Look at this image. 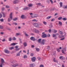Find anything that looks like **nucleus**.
<instances>
[{"label":"nucleus","instance_id":"1","mask_svg":"<svg viewBox=\"0 0 67 67\" xmlns=\"http://www.w3.org/2000/svg\"><path fill=\"white\" fill-rule=\"evenodd\" d=\"M45 33V32H43L42 33V34H43L42 36V38H45L46 37H47V35L46 34H44Z\"/></svg>","mask_w":67,"mask_h":67},{"label":"nucleus","instance_id":"2","mask_svg":"<svg viewBox=\"0 0 67 67\" xmlns=\"http://www.w3.org/2000/svg\"><path fill=\"white\" fill-rule=\"evenodd\" d=\"M21 18L22 19H26V17L25 16L23 15L21 16Z\"/></svg>","mask_w":67,"mask_h":67},{"label":"nucleus","instance_id":"3","mask_svg":"<svg viewBox=\"0 0 67 67\" xmlns=\"http://www.w3.org/2000/svg\"><path fill=\"white\" fill-rule=\"evenodd\" d=\"M34 25L36 27H39V26H40V25L38 24L37 23H34Z\"/></svg>","mask_w":67,"mask_h":67},{"label":"nucleus","instance_id":"4","mask_svg":"<svg viewBox=\"0 0 67 67\" xmlns=\"http://www.w3.org/2000/svg\"><path fill=\"white\" fill-rule=\"evenodd\" d=\"M19 2V1L18 0H15L13 2V4H16L18 3Z\"/></svg>","mask_w":67,"mask_h":67},{"label":"nucleus","instance_id":"5","mask_svg":"<svg viewBox=\"0 0 67 67\" xmlns=\"http://www.w3.org/2000/svg\"><path fill=\"white\" fill-rule=\"evenodd\" d=\"M4 52L5 53H7V54H9L10 53V52L7 49H5L4 50Z\"/></svg>","mask_w":67,"mask_h":67},{"label":"nucleus","instance_id":"6","mask_svg":"<svg viewBox=\"0 0 67 67\" xmlns=\"http://www.w3.org/2000/svg\"><path fill=\"white\" fill-rule=\"evenodd\" d=\"M36 58L35 57H34L31 59V60L33 62H34L35 61Z\"/></svg>","mask_w":67,"mask_h":67},{"label":"nucleus","instance_id":"7","mask_svg":"<svg viewBox=\"0 0 67 67\" xmlns=\"http://www.w3.org/2000/svg\"><path fill=\"white\" fill-rule=\"evenodd\" d=\"M45 41V40H42V41L41 42V44H42V45H44Z\"/></svg>","mask_w":67,"mask_h":67},{"label":"nucleus","instance_id":"8","mask_svg":"<svg viewBox=\"0 0 67 67\" xmlns=\"http://www.w3.org/2000/svg\"><path fill=\"white\" fill-rule=\"evenodd\" d=\"M9 18L11 19V20H12V13L11 12L9 15Z\"/></svg>","mask_w":67,"mask_h":67},{"label":"nucleus","instance_id":"9","mask_svg":"<svg viewBox=\"0 0 67 67\" xmlns=\"http://www.w3.org/2000/svg\"><path fill=\"white\" fill-rule=\"evenodd\" d=\"M23 45L24 47H26L27 46V43L26 42H24L23 43Z\"/></svg>","mask_w":67,"mask_h":67},{"label":"nucleus","instance_id":"10","mask_svg":"<svg viewBox=\"0 0 67 67\" xmlns=\"http://www.w3.org/2000/svg\"><path fill=\"white\" fill-rule=\"evenodd\" d=\"M30 67H33L35 66V64H30Z\"/></svg>","mask_w":67,"mask_h":67},{"label":"nucleus","instance_id":"11","mask_svg":"<svg viewBox=\"0 0 67 67\" xmlns=\"http://www.w3.org/2000/svg\"><path fill=\"white\" fill-rule=\"evenodd\" d=\"M19 66V64H14L13 65V67H15L17 66Z\"/></svg>","mask_w":67,"mask_h":67},{"label":"nucleus","instance_id":"12","mask_svg":"<svg viewBox=\"0 0 67 67\" xmlns=\"http://www.w3.org/2000/svg\"><path fill=\"white\" fill-rule=\"evenodd\" d=\"M30 40H32V41H35V38H34V37H32L30 38Z\"/></svg>","mask_w":67,"mask_h":67},{"label":"nucleus","instance_id":"13","mask_svg":"<svg viewBox=\"0 0 67 67\" xmlns=\"http://www.w3.org/2000/svg\"><path fill=\"white\" fill-rule=\"evenodd\" d=\"M28 6L29 7H32L33 6V4H32L31 3H30V4H29L28 5Z\"/></svg>","mask_w":67,"mask_h":67},{"label":"nucleus","instance_id":"14","mask_svg":"<svg viewBox=\"0 0 67 67\" xmlns=\"http://www.w3.org/2000/svg\"><path fill=\"white\" fill-rule=\"evenodd\" d=\"M1 63L2 64H3L4 63V60L3 58H2L1 59Z\"/></svg>","mask_w":67,"mask_h":67},{"label":"nucleus","instance_id":"15","mask_svg":"<svg viewBox=\"0 0 67 67\" xmlns=\"http://www.w3.org/2000/svg\"><path fill=\"white\" fill-rule=\"evenodd\" d=\"M53 26V25H52V23H51L49 25V28L50 29H51L52 27Z\"/></svg>","mask_w":67,"mask_h":67},{"label":"nucleus","instance_id":"16","mask_svg":"<svg viewBox=\"0 0 67 67\" xmlns=\"http://www.w3.org/2000/svg\"><path fill=\"white\" fill-rule=\"evenodd\" d=\"M34 30L35 31V32L36 33H39L40 32H39V31H38V30L35 29Z\"/></svg>","mask_w":67,"mask_h":67},{"label":"nucleus","instance_id":"17","mask_svg":"<svg viewBox=\"0 0 67 67\" xmlns=\"http://www.w3.org/2000/svg\"><path fill=\"white\" fill-rule=\"evenodd\" d=\"M23 32L24 34L26 36H28L29 35L26 34V33L25 31H23Z\"/></svg>","mask_w":67,"mask_h":67},{"label":"nucleus","instance_id":"18","mask_svg":"<svg viewBox=\"0 0 67 67\" xmlns=\"http://www.w3.org/2000/svg\"><path fill=\"white\" fill-rule=\"evenodd\" d=\"M59 59H65V57L63 56H61L59 57Z\"/></svg>","mask_w":67,"mask_h":67},{"label":"nucleus","instance_id":"19","mask_svg":"<svg viewBox=\"0 0 67 67\" xmlns=\"http://www.w3.org/2000/svg\"><path fill=\"white\" fill-rule=\"evenodd\" d=\"M53 60L54 62H55L56 63H58V61L57 60H55V58H54Z\"/></svg>","mask_w":67,"mask_h":67},{"label":"nucleus","instance_id":"20","mask_svg":"<svg viewBox=\"0 0 67 67\" xmlns=\"http://www.w3.org/2000/svg\"><path fill=\"white\" fill-rule=\"evenodd\" d=\"M21 34L20 33H17L16 34V35H15V36H19V35H20Z\"/></svg>","mask_w":67,"mask_h":67},{"label":"nucleus","instance_id":"21","mask_svg":"<svg viewBox=\"0 0 67 67\" xmlns=\"http://www.w3.org/2000/svg\"><path fill=\"white\" fill-rule=\"evenodd\" d=\"M41 40H42L41 39H39L38 40V42L39 43H41Z\"/></svg>","mask_w":67,"mask_h":67},{"label":"nucleus","instance_id":"22","mask_svg":"<svg viewBox=\"0 0 67 67\" xmlns=\"http://www.w3.org/2000/svg\"><path fill=\"white\" fill-rule=\"evenodd\" d=\"M34 18H37V17H38V15L35 14H34Z\"/></svg>","mask_w":67,"mask_h":67},{"label":"nucleus","instance_id":"23","mask_svg":"<svg viewBox=\"0 0 67 67\" xmlns=\"http://www.w3.org/2000/svg\"><path fill=\"white\" fill-rule=\"evenodd\" d=\"M51 17V16H48L46 18V19H47V20H49V19Z\"/></svg>","mask_w":67,"mask_h":67},{"label":"nucleus","instance_id":"24","mask_svg":"<svg viewBox=\"0 0 67 67\" xmlns=\"http://www.w3.org/2000/svg\"><path fill=\"white\" fill-rule=\"evenodd\" d=\"M60 7H62L63 6V3L62 2H61L60 3Z\"/></svg>","mask_w":67,"mask_h":67},{"label":"nucleus","instance_id":"25","mask_svg":"<svg viewBox=\"0 0 67 67\" xmlns=\"http://www.w3.org/2000/svg\"><path fill=\"white\" fill-rule=\"evenodd\" d=\"M2 14H3V18H5V14H4V13L2 12Z\"/></svg>","mask_w":67,"mask_h":67},{"label":"nucleus","instance_id":"26","mask_svg":"<svg viewBox=\"0 0 67 67\" xmlns=\"http://www.w3.org/2000/svg\"><path fill=\"white\" fill-rule=\"evenodd\" d=\"M12 19H11L10 18H9L8 19V21L9 22H10V21L12 20Z\"/></svg>","mask_w":67,"mask_h":67},{"label":"nucleus","instance_id":"27","mask_svg":"<svg viewBox=\"0 0 67 67\" xmlns=\"http://www.w3.org/2000/svg\"><path fill=\"white\" fill-rule=\"evenodd\" d=\"M35 48L37 52H39V51H40V49L38 48Z\"/></svg>","mask_w":67,"mask_h":67},{"label":"nucleus","instance_id":"28","mask_svg":"<svg viewBox=\"0 0 67 67\" xmlns=\"http://www.w3.org/2000/svg\"><path fill=\"white\" fill-rule=\"evenodd\" d=\"M52 36L53 37H57V36H56V35L54 34H53Z\"/></svg>","mask_w":67,"mask_h":67},{"label":"nucleus","instance_id":"29","mask_svg":"<svg viewBox=\"0 0 67 67\" xmlns=\"http://www.w3.org/2000/svg\"><path fill=\"white\" fill-rule=\"evenodd\" d=\"M10 63H12L13 64H14V60H12V61H10Z\"/></svg>","mask_w":67,"mask_h":67},{"label":"nucleus","instance_id":"30","mask_svg":"<svg viewBox=\"0 0 67 67\" xmlns=\"http://www.w3.org/2000/svg\"><path fill=\"white\" fill-rule=\"evenodd\" d=\"M59 33H60V34H61V35H63V32L59 31Z\"/></svg>","mask_w":67,"mask_h":67},{"label":"nucleus","instance_id":"31","mask_svg":"<svg viewBox=\"0 0 67 67\" xmlns=\"http://www.w3.org/2000/svg\"><path fill=\"white\" fill-rule=\"evenodd\" d=\"M62 20H63V21H66V20H67V19L65 18H63V19H62Z\"/></svg>","mask_w":67,"mask_h":67},{"label":"nucleus","instance_id":"32","mask_svg":"<svg viewBox=\"0 0 67 67\" xmlns=\"http://www.w3.org/2000/svg\"><path fill=\"white\" fill-rule=\"evenodd\" d=\"M12 40H13V41H15L16 40V38L15 37H13L12 38Z\"/></svg>","mask_w":67,"mask_h":67},{"label":"nucleus","instance_id":"33","mask_svg":"<svg viewBox=\"0 0 67 67\" xmlns=\"http://www.w3.org/2000/svg\"><path fill=\"white\" fill-rule=\"evenodd\" d=\"M62 17H60L58 18V20H62Z\"/></svg>","mask_w":67,"mask_h":67},{"label":"nucleus","instance_id":"34","mask_svg":"<svg viewBox=\"0 0 67 67\" xmlns=\"http://www.w3.org/2000/svg\"><path fill=\"white\" fill-rule=\"evenodd\" d=\"M13 48H14L13 47H12L9 48V49H10V50H12V49H13Z\"/></svg>","mask_w":67,"mask_h":67},{"label":"nucleus","instance_id":"35","mask_svg":"<svg viewBox=\"0 0 67 67\" xmlns=\"http://www.w3.org/2000/svg\"><path fill=\"white\" fill-rule=\"evenodd\" d=\"M61 52H62V53H63V54H66V53H65L64 52V50H62L61 51Z\"/></svg>","mask_w":67,"mask_h":67},{"label":"nucleus","instance_id":"36","mask_svg":"<svg viewBox=\"0 0 67 67\" xmlns=\"http://www.w3.org/2000/svg\"><path fill=\"white\" fill-rule=\"evenodd\" d=\"M64 36H60L59 35V37L60 38H63V37H64Z\"/></svg>","mask_w":67,"mask_h":67},{"label":"nucleus","instance_id":"37","mask_svg":"<svg viewBox=\"0 0 67 67\" xmlns=\"http://www.w3.org/2000/svg\"><path fill=\"white\" fill-rule=\"evenodd\" d=\"M20 55V53H18L16 54V56H19Z\"/></svg>","mask_w":67,"mask_h":67},{"label":"nucleus","instance_id":"38","mask_svg":"<svg viewBox=\"0 0 67 67\" xmlns=\"http://www.w3.org/2000/svg\"><path fill=\"white\" fill-rule=\"evenodd\" d=\"M43 24L44 25H46V24H47V23H46V22L45 21H43Z\"/></svg>","mask_w":67,"mask_h":67},{"label":"nucleus","instance_id":"39","mask_svg":"<svg viewBox=\"0 0 67 67\" xmlns=\"http://www.w3.org/2000/svg\"><path fill=\"white\" fill-rule=\"evenodd\" d=\"M23 58H27V56L26 55H24Z\"/></svg>","mask_w":67,"mask_h":67},{"label":"nucleus","instance_id":"40","mask_svg":"<svg viewBox=\"0 0 67 67\" xmlns=\"http://www.w3.org/2000/svg\"><path fill=\"white\" fill-rule=\"evenodd\" d=\"M50 2H51V4H53V1L52 0H49Z\"/></svg>","mask_w":67,"mask_h":67},{"label":"nucleus","instance_id":"41","mask_svg":"<svg viewBox=\"0 0 67 67\" xmlns=\"http://www.w3.org/2000/svg\"><path fill=\"white\" fill-rule=\"evenodd\" d=\"M59 24H60L61 25H62V23L61 22L59 21Z\"/></svg>","mask_w":67,"mask_h":67},{"label":"nucleus","instance_id":"42","mask_svg":"<svg viewBox=\"0 0 67 67\" xmlns=\"http://www.w3.org/2000/svg\"><path fill=\"white\" fill-rule=\"evenodd\" d=\"M64 9H67V5L63 7Z\"/></svg>","mask_w":67,"mask_h":67},{"label":"nucleus","instance_id":"43","mask_svg":"<svg viewBox=\"0 0 67 67\" xmlns=\"http://www.w3.org/2000/svg\"><path fill=\"white\" fill-rule=\"evenodd\" d=\"M17 18H15L13 19V21H16L17 20Z\"/></svg>","mask_w":67,"mask_h":67},{"label":"nucleus","instance_id":"44","mask_svg":"<svg viewBox=\"0 0 67 67\" xmlns=\"http://www.w3.org/2000/svg\"><path fill=\"white\" fill-rule=\"evenodd\" d=\"M26 9L27 10H30V7H26Z\"/></svg>","mask_w":67,"mask_h":67},{"label":"nucleus","instance_id":"45","mask_svg":"<svg viewBox=\"0 0 67 67\" xmlns=\"http://www.w3.org/2000/svg\"><path fill=\"white\" fill-rule=\"evenodd\" d=\"M16 44L15 43H11V45H16Z\"/></svg>","mask_w":67,"mask_h":67},{"label":"nucleus","instance_id":"46","mask_svg":"<svg viewBox=\"0 0 67 67\" xmlns=\"http://www.w3.org/2000/svg\"><path fill=\"white\" fill-rule=\"evenodd\" d=\"M9 41H11L12 40V38L11 37H10L9 39Z\"/></svg>","mask_w":67,"mask_h":67},{"label":"nucleus","instance_id":"47","mask_svg":"<svg viewBox=\"0 0 67 67\" xmlns=\"http://www.w3.org/2000/svg\"><path fill=\"white\" fill-rule=\"evenodd\" d=\"M36 4L37 5H39V6H40V7L41 6V3H38L37 4Z\"/></svg>","mask_w":67,"mask_h":67},{"label":"nucleus","instance_id":"48","mask_svg":"<svg viewBox=\"0 0 67 67\" xmlns=\"http://www.w3.org/2000/svg\"><path fill=\"white\" fill-rule=\"evenodd\" d=\"M0 29H3V26H0Z\"/></svg>","mask_w":67,"mask_h":67},{"label":"nucleus","instance_id":"49","mask_svg":"<svg viewBox=\"0 0 67 67\" xmlns=\"http://www.w3.org/2000/svg\"><path fill=\"white\" fill-rule=\"evenodd\" d=\"M19 40L20 41V43H21V44L22 43V41H21V39L20 38H19Z\"/></svg>","mask_w":67,"mask_h":67},{"label":"nucleus","instance_id":"50","mask_svg":"<svg viewBox=\"0 0 67 67\" xmlns=\"http://www.w3.org/2000/svg\"><path fill=\"white\" fill-rule=\"evenodd\" d=\"M50 36H51V35L49 34H48L47 35V37H49Z\"/></svg>","mask_w":67,"mask_h":67},{"label":"nucleus","instance_id":"51","mask_svg":"<svg viewBox=\"0 0 67 67\" xmlns=\"http://www.w3.org/2000/svg\"><path fill=\"white\" fill-rule=\"evenodd\" d=\"M5 8H10V7L9 6L6 5L5 6Z\"/></svg>","mask_w":67,"mask_h":67},{"label":"nucleus","instance_id":"52","mask_svg":"<svg viewBox=\"0 0 67 67\" xmlns=\"http://www.w3.org/2000/svg\"><path fill=\"white\" fill-rule=\"evenodd\" d=\"M65 39V38L64 37L63 38H62L60 39V41H63V40H64Z\"/></svg>","mask_w":67,"mask_h":67},{"label":"nucleus","instance_id":"53","mask_svg":"<svg viewBox=\"0 0 67 67\" xmlns=\"http://www.w3.org/2000/svg\"><path fill=\"white\" fill-rule=\"evenodd\" d=\"M38 59V60H40V59H41V58L40 57H38L37 58Z\"/></svg>","mask_w":67,"mask_h":67},{"label":"nucleus","instance_id":"54","mask_svg":"<svg viewBox=\"0 0 67 67\" xmlns=\"http://www.w3.org/2000/svg\"><path fill=\"white\" fill-rule=\"evenodd\" d=\"M3 63H0V67H2L3 66H2V65H3Z\"/></svg>","mask_w":67,"mask_h":67},{"label":"nucleus","instance_id":"55","mask_svg":"<svg viewBox=\"0 0 67 67\" xmlns=\"http://www.w3.org/2000/svg\"><path fill=\"white\" fill-rule=\"evenodd\" d=\"M5 9V8H4V7H3L2 8L1 10H2V11H3V10H4Z\"/></svg>","mask_w":67,"mask_h":67},{"label":"nucleus","instance_id":"56","mask_svg":"<svg viewBox=\"0 0 67 67\" xmlns=\"http://www.w3.org/2000/svg\"><path fill=\"white\" fill-rule=\"evenodd\" d=\"M2 42H5V39L4 38L2 40Z\"/></svg>","mask_w":67,"mask_h":67},{"label":"nucleus","instance_id":"57","mask_svg":"<svg viewBox=\"0 0 67 67\" xmlns=\"http://www.w3.org/2000/svg\"><path fill=\"white\" fill-rule=\"evenodd\" d=\"M19 50H20V48H18V49H15V51H19Z\"/></svg>","mask_w":67,"mask_h":67},{"label":"nucleus","instance_id":"58","mask_svg":"<svg viewBox=\"0 0 67 67\" xmlns=\"http://www.w3.org/2000/svg\"><path fill=\"white\" fill-rule=\"evenodd\" d=\"M54 9L52 8L50 9V11H54Z\"/></svg>","mask_w":67,"mask_h":67},{"label":"nucleus","instance_id":"59","mask_svg":"<svg viewBox=\"0 0 67 67\" xmlns=\"http://www.w3.org/2000/svg\"><path fill=\"white\" fill-rule=\"evenodd\" d=\"M23 10H27L26 7H25L23 9Z\"/></svg>","mask_w":67,"mask_h":67},{"label":"nucleus","instance_id":"60","mask_svg":"<svg viewBox=\"0 0 67 67\" xmlns=\"http://www.w3.org/2000/svg\"><path fill=\"white\" fill-rule=\"evenodd\" d=\"M40 67H44V65H41L40 66Z\"/></svg>","mask_w":67,"mask_h":67},{"label":"nucleus","instance_id":"61","mask_svg":"<svg viewBox=\"0 0 67 67\" xmlns=\"http://www.w3.org/2000/svg\"><path fill=\"white\" fill-rule=\"evenodd\" d=\"M57 51L58 52H60V50L59 49H57Z\"/></svg>","mask_w":67,"mask_h":67},{"label":"nucleus","instance_id":"62","mask_svg":"<svg viewBox=\"0 0 67 67\" xmlns=\"http://www.w3.org/2000/svg\"><path fill=\"white\" fill-rule=\"evenodd\" d=\"M57 32V30H54V33H56Z\"/></svg>","mask_w":67,"mask_h":67},{"label":"nucleus","instance_id":"63","mask_svg":"<svg viewBox=\"0 0 67 67\" xmlns=\"http://www.w3.org/2000/svg\"><path fill=\"white\" fill-rule=\"evenodd\" d=\"M0 21L1 22H3V19H0Z\"/></svg>","mask_w":67,"mask_h":67},{"label":"nucleus","instance_id":"64","mask_svg":"<svg viewBox=\"0 0 67 67\" xmlns=\"http://www.w3.org/2000/svg\"><path fill=\"white\" fill-rule=\"evenodd\" d=\"M54 20H55V19H52L51 20V21H54Z\"/></svg>","mask_w":67,"mask_h":67}]
</instances>
